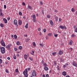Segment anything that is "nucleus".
<instances>
[{
	"mask_svg": "<svg viewBox=\"0 0 77 77\" xmlns=\"http://www.w3.org/2000/svg\"><path fill=\"white\" fill-rule=\"evenodd\" d=\"M44 66H48V65L47 64V63H44L43 64Z\"/></svg>",
	"mask_w": 77,
	"mask_h": 77,
	"instance_id": "5701e85b",
	"label": "nucleus"
},
{
	"mask_svg": "<svg viewBox=\"0 0 77 77\" xmlns=\"http://www.w3.org/2000/svg\"><path fill=\"white\" fill-rule=\"evenodd\" d=\"M54 12H56V13H57V10H54Z\"/></svg>",
	"mask_w": 77,
	"mask_h": 77,
	"instance_id": "864d4df0",
	"label": "nucleus"
},
{
	"mask_svg": "<svg viewBox=\"0 0 77 77\" xmlns=\"http://www.w3.org/2000/svg\"><path fill=\"white\" fill-rule=\"evenodd\" d=\"M14 59H17V58L16 57V56H15V55H14Z\"/></svg>",
	"mask_w": 77,
	"mask_h": 77,
	"instance_id": "a19ab883",
	"label": "nucleus"
},
{
	"mask_svg": "<svg viewBox=\"0 0 77 77\" xmlns=\"http://www.w3.org/2000/svg\"><path fill=\"white\" fill-rule=\"evenodd\" d=\"M19 15H22V13H21V12H19Z\"/></svg>",
	"mask_w": 77,
	"mask_h": 77,
	"instance_id": "ea45409f",
	"label": "nucleus"
},
{
	"mask_svg": "<svg viewBox=\"0 0 77 77\" xmlns=\"http://www.w3.org/2000/svg\"><path fill=\"white\" fill-rule=\"evenodd\" d=\"M39 35H40V36H41V35H42V33L40 32V33H39Z\"/></svg>",
	"mask_w": 77,
	"mask_h": 77,
	"instance_id": "e2e57ef3",
	"label": "nucleus"
},
{
	"mask_svg": "<svg viewBox=\"0 0 77 77\" xmlns=\"http://www.w3.org/2000/svg\"><path fill=\"white\" fill-rule=\"evenodd\" d=\"M31 68H27V69L28 70V71H30L31 69Z\"/></svg>",
	"mask_w": 77,
	"mask_h": 77,
	"instance_id": "49530a36",
	"label": "nucleus"
},
{
	"mask_svg": "<svg viewBox=\"0 0 77 77\" xmlns=\"http://www.w3.org/2000/svg\"><path fill=\"white\" fill-rule=\"evenodd\" d=\"M39 45L41 47H44V45L42 44H40Z\"/></svg>",
	"mask_w": 77,
	"mask_h": 77,
	"instance_id": "7c9ffc66",
	"label": "nucleus"
},
{
	"mask_svg": "<svg viewBox=\"0 0 77 77\" xmlns=\"http://www.w3.org/2000/svg\"><path fill=\"white\" fill-rule=\"evenodd\" d=\"M16 44L17 45H20V42H17L16 43Z\"/></svg>",
	"mask_w": 77,
	"mask_h": 77,
	"instance_id": "2f4dec72",
	"label": "nucleus"
},
{
	"mask_svg": "<svg viewBox=\"0 0 77 77\" xmlns=\"http://www.w3.org/2000/svg\"><path fill=\"white\" fill-rule=\"evenodd\" d=\"M60 27L62 29H66V27L65 26H62L61 25L60 26Z\"/></svg>",
	"mask_w": 77,
	"mask_h": 77,
	"instance_id": "423d86ee",
	"label": "nucleus"
},
{
	"mask_svg": "<svg viewBox=\"0 0 77 77\" xmlns=\"http://www.w3.org/2000/svg\"><path fill=\"white\" fill-rule=\"evenodd\" d=\"M14 37L15 39H17V36L16 35H14Z\"/></svg>",
	"mask_w": 77,
	"mask_h": 77,
	"instance_id": "a878e982",
	"label": "nucleus"
},
{
	"mask_svg": "<svg viewBox=\"0 0 77 77\" xmlns=\"http://www.w3.org/2000/svg\"><path fill=\"white\" fill-rule=\"evenodd\" d=\"M50 17H51V16L50 15H47V18H50Z\"/></svg>",
	"mask_w": 77,
	"mask_h": 77,
	"instance_id": "f704fd0d",
	"label": "nucleus"
},
{
	"mask_svg": "<svg viewBox=\"0 0 77 77\" xmlns=\"http://www.w3.org/2000/svg\"><path fill=\"white\" fill-rule=\"evenodd\" d=\"M72 65L74 66H75V67H77V63L75 61H73L72 62Z\"/></svg>",
	"mask_w": 77,
	"mask_h": 77,
	"instance_id": "6e6552de",
	"label": "nucleus"
},
{
	"mask_svg": "<svg viewBox=\"0 0 77 77\" xmlns=\"http://www.w3.org/2000/svg\"><path fill=\"white\" fill-rule=\"evenodd\" d=\"M40 5H43V2H40Z\"/></svg>",
	"mask_w": 77,
	"mask_h": 77,
	"instance_id": "6e6d98bb",
	"label": "nucleus"
},
{
	"mask_svg": "<svg viewBox=\"0 0 77 77\" xmlns=\"http://www.w3.org/2000/svg\"><path fill=\"white\" fill-rule=\"evenodd\" d=\"M6 72H7V73H9V71L8 69H6L5 70Z\"/></svg>",
	"mask_w": 77,
	"mask_h": 77,
	"instance_id": "58836bf2",
	"label": "nucleus"
},
{
	"mask_svg": "<svg viewBox=\"0 0 77 77\" xmlns=\"http://www.w3.org/2000/svg\"><path fill=\"white\" fill-rule=\"evenodd\" d=\"M23 6H25V5H26V4L24 2H23Z\"/></svg>",
	"mask_w": 77,
	"mask_h": 77,
	"instance_id": "5fc2aeb1",
	"label": "nucleus"
},
{
	"mask_svg": "<svg viewBox=\"0 0 77 77\" xmlns=\"http://www.w3.org/2000/svg\"><path fill=\"white\" fill-rule=\"evenodd\" d=\"M62 74L63 75H66V72L65 71H64L62 72Z\"/></svg>",
	"mask_w": 77,
	"mask_h": 77,
	"instance_id": "4468645a",
	"label": "nucleus"
},
{
	"mask_svg": "<svg viewBox=\"0 0 77 77\" xmlns=\"http://www.w3.org/2000/svg\"><path fill=\"white\" fill-rule=\"evenodd\" d=\"M33 46H36V43H35V42H33Z\"/></svg>",
	"mask_w": 77,
	"mask_h": 77,
	"instance_id": "e433bc0d",
	"label": "nucleus"
},
{
	"mask_svg": "<svg viewBox=\"0 0 77 77\" xmlns=\"http://www.w3.org/2000/svg\"><path fill=\"white\" fill-rule=\"evenodd\" d=\"M57 54V52H53L52 53V54L53 56H55L56 54Z\"/></svg>",
	"mask_w": 77,
	"mask_h": 77,
	"instance_id": "a211bd4d",
	"label": "nucleus"
},
{
	"mask_svg": "<svg viewBox=\"0 0 77 77\" xmlns=\"http://www.w3.org/2000/svg\"><path fill=\"white\" fill-rule=\"evenodd\" d=\"M30 54H32V55H33V53H32V52H31L30 53Z\"/></svg>",
	"mask_w": 77,
	"mask_h": 77,
	"instance_id": "774afa93",
	"label": "nucleus"
},
{
	"mask_svg": "<svg viewBox=\"0 0 77 77\" xmlns=\"http://www.w3.org/2000/svg\"><path fill=\"white\" fill-rule=\"evenodd\" d=\"M23 73L25 77H28V74H27L28 73V71H27V69H25L23 72Z\"/></svg>",
	"mask_w": 77,
	"mask_h": 77,
	"instance_id": "f257e3e1",
	"label": "nucleus"
},
{
	"mask_svg": "<svg viewBox=\"0 0 77 77\" xmlns=\"http://www.w3.org/2000/svg\"><path fill=\"white\" fill-rule=\"evenodd\" d=\"M3 21H4L5 23V24H6L7 23H8V21L5 18H4L3 19Z\"/></svg>",
	"mask_w": 77,
	"mask_h": 77,
	"instance_id": "9b49d317",
	"label": "nucleus"
},
{
	"mask_svg": "<svg viewBox=\"0 0 77 77\" xmlns=\"http://www.w3.org/2000/svg\"><path fill=\"white\" fill-rule=\"evenodd\" d=\"M57 68L58 70H60V67H59V66H57Z\"/></svg>",
	"mask_w": 77,
	"mask_h": 77,
	"instance_id": "c9c22d12",
	"label": "nucleus"
},
{
	"mask_svg": "<svg viewBox=\"0 0 77 77\" xmlns=\"http://www.w3.org/2000/svg\"><path fill=\"white\" fill-rule=\"evenodd\" d=\"M14 23L15 26H17V27H18L17 20L16 19H14Z\"/></svg>",
	"mask_w": 77,
	"mask_h": 77,
	"instance_id": "7ed1b4c3",
	"label": "nucleus"
},
{
	"mask_svg": "<svg viewBox=\"0 0 77 77\" xmlns=\"http://www.w3.org/2000/svg\"><path fill=\"white\" fill-rule=\"evenodd\" d=\"M33 21L34 23H36V16H35V14L33 15Z\"/></svg>",
	"mask_w": 77,
	"mask_h": 77,
	"instance_id": "0eeeda50",
	"label": "nucleus"
},
{
	"mask_svg": "<svg viewBox=\"0 0 77 77\" xmlns=\"http://www.w3.org/2000/svg\"><path fill=\"white\" fill-rule=\"evenodd\" d=\"M22 47L21 46H20L19 47V48L20 50H21L22 49Z\"/></svg>",
	"mask_w": 77,
	"mask_h": 77,
	"instance_id": "72a5a7b5",
	"label": "nucleus"
},
{
	"mask_svg": "<svg viewBox=\"0 0 77 77\" xmlns=\"http://www.w3.org/2000/svg\"><path fill=\"white\" fill-rule=\"evenodd\" d=\"M0 26L1 27H4V24L3 23H1L0 24Z\"/></svg>",
	"mask_w": 77,
	"mask_h": 77,
	"instance_id": "393cba45",
	"label": "nucleus"
},
{
	"mask_svg": "<svg viewBox=\"0 0 77 77\" xmlns=\"http://www.w3.org/2000/svg\"><path fill=\"white\" fill-rule=\"evenodd\" d=\"M28 25H29V24L27 23L25 26V28H26V29H28Z\"/></svg>",
	"mask_w": 77,
	"mask_h": 77,
	"instance_id": "412c9836",
	"label": "nucleus"
},
{
	"mask_svg": "<svg viewBox=\"0 0 77 77\" xmlns=\"http://www.w3.org/2000/svg\"><path fill=\"white\" fill-rule=\"evenodd\" d=\"M42 64H44V60H42Z\"/></svg>",
	"mask_w": 77,
	"mask_h": 77,
	"instance_id": "c03bdc74",
	"label": "nucleus"
},
{
	"mask_svg": "<svg viewBox=\"0 0 77 77\" xmlns=\"http://www.w3.org/2000/svg\"><path fill=\"white\" fill-rule=\"evenodd\" d=\"M66 77H70V76H69V75H67L66 76Z\"/></svg>",
	"mask_w": 77,
	"mask_h": 77,
	"instance_id": "69168bd1",
	"label": "nucleus"
},
{
	"mask_svg": "<svg viewBox=\"0 0 77 77\" xmlns=\"http://www.w3.org/2000/svg\"><path fill=\"white\" fill-rule=\"evenodd\" d=\"M2 62H3L2 60L0 59V63H2Z\"/></svg>",
	"mask_w": 77,
	"mask_h": 77,
	"instance_id": "4c0bfd02",
	"label": "nucleus"
},
{
	"mask_svg": "<svg viewBox=\"0 0 77 77\" xmlns=\"http://www.w3.org/2000/svg\"><path fill=\"white\" fill-rule=\"evenodd\" d=\"M0 15H2V16H3V13L2 12L1 13Z\"/></svg>",
	"mask_w": 77,
	"mask_h": 77,
	"instance_id": "052dcab7",
	"label": "nucleus"
},
{
	"mask_svg": "<svg viewBox=\"0 0 77 77\" xmlns=\"http://www.w3.org/2000/svg\"><path fill=\"white\" fill-rule=\"evenodd\" d=\"M59 21H60V22H61V21H62V19H61V18H59Z\"/></svg>",
	"mask_w": 77,
	"mask_h": 77,
	"instance_id": "09e8293b",
	"label": "nucleus"
},
{
	"mask_svg": "<svg viewBox=\"0 0 77 77\" xmlns=\"http://www.w3.org/2000/svg\"><path fill=\"white\" fill-rule=\"evenodd\" d=\"M12 46L11 44H8V45L7 46L6 48H7L8 50H10V48Z\"/></svg>",
	"mask_w": 77,
	"mask_h": 77,
	"instance_id": "1a4fd4ad",
	"label": "nucleus"
},
{
	"mask_svg": "<svg viewBox=\"0 0 77 77\" xmlns=\"http://www.w3.org/2000/svg\"><path fill=\"white\" fill-rule=\"evenodd\" d=\"M46 77H49V75H48V74H47L46 75Z\"/></svg>",
	"mask_w": 77,
	"mask_h": 77,
	"instance_id": "8fccbe9b",
	"label": "nucleus"
},
{
	"mask_svg": "<svg viewBox=\"0 0 77 77\" xmlns=\"http://www.w3.org/2000/svg\"><path fill=\"white\" fill-rule=\"evenodd\" d=\"M71 11L72 12H74L75 11V9H74V8H72L71 9Z\"/></svg>",
	"mask_w": 77,
	"mask_h": 77,
	"instance_id": "c85d7f7f",
	"label": "nucleus"
},
{
	"mask_svg": "<svg viewBox=\"0 0 77 77\" xmlns=\"http://www.w3.org/2000/svg\"><path fill=\"white\" fill-rule=\"evenodd\" d=\"M66 65H64L63 67H64V68H66Z\"/></svg>",
	"mask_w": 77,
	"mask_h": 77,
	"instance_id": "680f3d73",
	"label": "nucleus"
},
{
	"mask_svg": "<svg viewBox=\"0 0 77 77\" xmlns=\"http://www.w3.org/2000/svg\"><path fill=\"white\" fill-rule=\"evenodd\" d=\"M29 59L30 60H33V59L32 57H30L29 58Z\"/></svg>",
	"mask_w": 77,
	"mask_h": 77,
	"instance_id": "cd10ccee",
	"label": "nucleus"
},
{
	"mask_svg": "<svg viewBox=\"0 0 77 77\" xmlns=\"http://www.w3.org/2000/svg\"><path fill=\"white\" fill-rule=\"evenodd\" d=\"M4 9H6V5H4Z\"/></svg>",
	"mask_w": 77,
	"mask_h": 77,
	"instance_id": "37998d69",
	"label": "nucleus"
},
{
	"mask_svg": "<svg viewBox=\"0 0 77 77\" xmlns=\"http://www.w3.org/2000/svg\"><path fill=\"white\" fill-rule=\"evenodd\" d=\"M69 44L70 45H72V40H70L69 42Z\"/></svg>",
	"mask_w": 77,
	"mask_h": 77,
	"instance_id": "f3484780",
	"label": "nucleus"
},
{
	"mask_svg": "<svg viewBox=\"0 0 77 77\" xmlns=\"http://www.w3.org/2000/svg\"><path fill=\"white\" fill-rule=\"evenodd\" d=\"M38 31H40V30H41V28H38Z\"/></svg>",
	"mask_w": 77,
	"mask_h": 77,
	"instance_id": "4d7b16f0",
	"label": "nucleus"
},
{
	"mask_svg": "<svg viewBox=\"0 0 77 77\" xmlns=\"http://www.w3.org/2000/svg\"><path fill=\"white\" fill-rule=\"evenodd\" d=\"M28 7L29 9H30V10H32V7L30 5H28Z\"/></svg>",
	"mask_w": 77,
	"mask_h": 77,
	"instance_id": "aec40b11",
	"label": "nucleus"
},
{
	"mask_svg": "<svg viewBox=\"0 0 77 77\" xmlns=\"http://www.w3.org/2000/svg\"><path fill=\"white\" fill-rule=\"evenodd\" d=\"M60 60H61V62H63L64 60H63V58L61 57L60 58Z\"/></svg>",
	"mask_w": 77,
	"mask_h": 77,
	"instance_id": "b1692460",
	"label": "nucleus"
},
{
	"mask_svg": "<svg viewBox=\"0 0 77 77\" xmlns=\"http://www.w3.org/2000/svg\"><path fill=\"white\" fill-rule=\"evenodd\" d=\"M46 39H48V36H46Z\"/></svg>",
	"mask_w": 77,
	"mask_h": 77,
	"instance_id": "3c124183",
	"label": "nucleus"
},
{
	"mask_svg": "<svg viewBox=\"0 0 77 77\" xmlns=\"http://www.w3.org/2000/svg\"><path fill=\"white\" fill-rule=\"evenodd\" d=\"M74 36H75V35L74 34H73L72 35V38H73V37H74Z\"/></svg>",
	"mask_w": 77,
	"mask_h": 77,
	"instance_id": "603ef678",
	"label": "nucleus"
},
{
	"mask_svg": "<svg viewBox=\"0 0 77 77\" xmlns=\"http://www.w3.org/2000/svg\"><path fill=\"white\" fill-rule=\"evenodd\" d=\"M36 75H37L36 71H35V70H33V72H32V76H34V77H36Z\"/></svg>",
	"mask_w": 77,
	"mask_h": 77,
	"instance_id": "20e7f679",
	"label": "nucleus"
},
{
	"mask_svg": "<svg viewBox=\"0 0 77 77\" xmlns=\"http://www.w3.org/2000/svg\"><path fill=\"white\" fill-rule=\"evenodd\" d=\"M44 69H45V70L46 71H48V68L47 66H45L44 68Z\"/></svg>",
	"mask_w": 77,
	"mask_h": 77,
	"instance_id": "2eb2a0df",
	"label": "nucleus"
},
{
	"mask_svg": "<svg viewBox=\"0 0 77 77\" xmlns=\"http://www.w3.org/2000/svg\"><path fill=\"white\" fill-rule=\"evenodd\" d=\"M29 40H30V39L29 38H26V42H28L29 41Z\"/></svg>",
	"mask_w": 77,
	"mask_h": 77,
	"instance_id": "6ab92c4d",
	"label": "nucleus"
},
{
	"mask_svg": "<svg viewBox=\"0 0 77 77\" xmlns=\"http://www.w3.org/2000/svg\"><path fill=\"white\" fill-rule=\"evenodd\" d=\"M18 24L19 25H21L22 24V21L21 20H18Z\"/></svg>",
	"mask_w": 77,
	"mask_h": 77,
	"instance_id": "f8f14e48",
	"label": "nucleus"
},
{
	"mask_svg": "<svg viewBox=\"0 0 77 77\" xmlns=\"http://www.w3.org/2000/svg\"><path fill=\"white\" fill-rule=\"evenodd\" d=\"M55 19L56 21H58V17H56L55 18Z\"/></svg>",
	"mask_w": 77,
	"mask_h": 77,
	"instance_id": "bb28decb",
	"label": "nucleus"
},
{
	"mask_svg": "<svg viewBox=\"0 0 77 77\" xmlns=\"http://www.w3.org/2000/svg\"><path fill=\"white\" fill-rule=\"evenodd\" d=\"M16 72H18V69H16Z\"/></svg>",
	"mask_w": 77,
	"mask_h": 77,
	"instance_id": "a18cd8bd",
	"label": "nucleus"
},
{
	"mask_svg": "<svg viewBox=\"0 0 77 77\" xmlns=\"http://www.w3.org/2000/svg\"><path fill=\"white\" fill-rule=\"evenodd\" d=\"M7 59H8V60H10V57H8L7 58Z\"/></svg>",
	"mask_w": 77,
	"mask_h": 77,
	"instance_id": "bf43d9fd",
	"label": "nucleus"
},
{
	"mask_svg": "<svg viewBox=\"0 0 77 77\" xmlns=\"http://www.w3.org/2000/svg\"><path fill=\"white\" fill-rule=\"evenodd\" d=\"M1 51L2 53L3 54H5V47H2L1 48Z\"/></svg>",
	"mask_w": 77,
	"mask_h": 77,
	"instance_id": "f03ea898",
	"label": "nucleus"
},
{
	"mask_svg": "<svg viewBox=\"0 0 77 77\" xmlns=\"http://www.w3.org/2000/svg\"><path fill=\"white\" fill-rule=\"evenodd\" d=\"M58 53L59 55H62L63 53V52L62 51L60 50L59 51Z\"/></svg>",
	"mask_w": 77,
	"mask_h": 77,
	"instance_id": "9d476101",
	"label": "nucleus"
},
{
	"mask_svg": "<svg viewBox=\"0 0 77 77\" xmlns=\"http://www.w3.org/2000/svg\"><path fill=\"white\" fill-rule=\"evenodd\" d=\"M24 57L25 59L26 60V59H27V54H25L24 55Z\"/></svg>",
	"mask_w": 77,
	"mask_h": 77,
	"instance_id": "dca6fc26",
	"label": "nucleus"
},
{
	"mask_svg": "<svg viewBox=\"0 0 77 77\" xmlns=\"http://www.w3.org/2000/svg\"><path fill=\"white\" fill-rule=\"evenodd\" d=\"M43 32L45 33V32H46V29H43Z\"/></svg>",
	"mask_w": 77,
	"mask_h": 77,
	"instance_id": "de8ad7c7",
	"label": "nucleus"
},
{
	"mask_svg": "<svg viewBox=\"0 0 77 77\" xmlns=\"http://www.w3.org/2000/svg\"><path fill=\"white\" fill-rule=\"evenodd\" d=\"M48 35L49 36H52V34L51 33H49Z\"/></svg>",
	"mask_w": 77,
	"mask_h": 77,
	"instance_id": "4be33fe9",
	"label": "nucleus"
},
{
	"mask_svg": "<svg viewBox=\"0 0 77 77\" xmlns=\"http://www.w3.org/2000/svg\"><path fill=\"white\" fill-rule=\"evenodd\" d=\"M74 31L76 33H77V27L75 28L74 30Z\"/></svg>",
	"mask_w": 77,
	"mask_h": 77,
	"instance_id": "c756f323",
	"label": "nucleus"
},
{
	"mask_svg": "<svg viewBox=\"0 0 77 77\" xmlns=\"http://www.w3.org/2000/svg\"><path fill=\"white\" fill-rule=\"evenodd\" d=\"M8 20H9L11 19V18L8 17L7 18Z\"/></svg>",
	"mask_w": 77,
	"mask_h": 77,
	"instance_id": "13d9d810",
	"label": "nucleus"
},
{
	"mask_svg": "<svg viewBox=\"0 0 77 77\" xmlns=\"http://www.w3.org/2000/svg\"><path fill=\"white\" fill-rule=\"evenodd\" d=\"M54 36L55 37H57V36H58V35L56 34H54Z\"/></svg>",
	"mask_w": 77,
	"mask_h": 77,
	"instance_id": "473e14b6",
	"label": "nucleus"
},
{
	"mask_svg": "<svg viewBox=\"0 0 77 77\" xmlns=\"http://www.w3.org/2000/svg\"><path fill=\"white\" fill-rule=\"evenodd\" d=\"M70 50H71V51H72V48H70Z\"/></svg>",
	"mask_w": 77,
	"mask_h": 77,
	"instance_id": "0e129e2a",
	"label": "nucleus"
},
{
	"mask_svg": "<svg viewBox=\"0 0 77 77\" xmlns=\"http://www.w3.org/2000/svg\"><path fill=\"white\" fill-rule=\"evenodd\" d=\"M50 23L51 26H53V25H54V23H53V22L52 20L50 21Z\"/></svg>",
	"mask_w": 77,
	"mask_h": 77,
	"instance_id": "ddd939ff",
	"label": "nucleus"
},
{
	"mask_svg": "<svg viewBox=\"0 0 77 77\" xmlns=\"http://www.w3.org/2000/svg\"><path fill=\"white\" fill-rule=\"evenodd\" d=\"M0 43L1 44H2V46H3L4 47H5V46H6V45L5 44V42H4V41H3V40H2L1 41Z\"/></svg>",
	"mask_w": 77,
	"mask_h": 77,
	"instance_id": "39448f33",
	"label": "nucleus"
},
{
	"mask_svg": "<svg viewBox=\"0 0 77 77\" xmlns=\"http://www.w3.org/2000/svg\"><path fill=\"white\" fill-rule=\"evenodd\" d=\"M14 50L16 51H17V50H18V49H17V48H14Z\"/></svg>",
	"mask_w": 77,
	"mask_h": 77,
	"instance_id": "79ce46f5",
	"label": "nucleus"
},
{
	"mask_svg": "<svg viewBox=\"0 0 77 77\" xmlns=\"http://www.w3.org/2000/svg\"><path fill=\"white\" fill-rule=\"evenodd\" d=\"M23 19H26V17L24 16L23 17Z\"/></svg>",
	"mask_w": 77,
	"mask_h": 77,
	"instance_id": "338daca9",
	"label": "nucleus"
}]
</instances>
